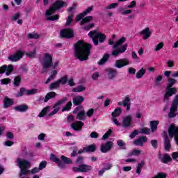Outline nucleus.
I'll list each match as a JSON object with an SVG mask.
<instances>
[{
    "label": "nucleus",
    "mask_w": 178,
    "mask_h": 178,
    "mask_svg": "<svg viewBox=\"0 0 178 178\" xmlns=\"http://www.w3.org/2000/svg\"><path fill=\"white\" fill-rule=\"evenodd\" d=\"M91 52V44L78 41L75 44V56L79 60H87Z\"/></svg>",
    "instance_id": "1"
},
{
    "label": "nucleus",
    "mask_w": 178,
    "mask_h": 178,
    "mask_svg": "<svg viewBox=\"0 0 178 178\" xmlns=\"http://www.w3.org/2000/svg\"><path fill=\"white\" fill-rule=\"evenodd\" d=\"M62 8H67V2L63 1V0H57L50 7L49 9H48L45 15L47 16V20L50 21H55L58 20L59 19L58 15H54L56 10H59V9H62Z\"/></svg>",
    "instance_id": "2"
},
{
    "label": "nucleus",
    "mask_w": 178,
    "mask_h": 178,
    "mask_svg": "<svg viewBox=\"0 0 178 178\" xmlns=\"http://www.w3.org/2000/svg\"><path fill=\"white\" fill-rule=\"evenodd\" d=\"M124 42H126V38H121L115 43V41L113 40H110L108 41L109 45H113V50L111 52V55L113 56H118L120 54H124V52H126V51L127 50V44L122 45L120 49H118V48H119V47H120V45H122V44H124Z\"/></svg>",
    "instance_id": "3"
},
{
    "label": "nucleus",
    "mask_w": 178,
    "mask_h": 178,
    "mask_svg": "<svg viewBox=\"0 0 178 178\" xmlns=\"http://www.w3.org/2000/svg\"><path fill=\"white\" fill-rule=\"evenodd\" d=\"M16 163L20 169V172H19L20 177L23 175L27 176L30 175V170H29V168H30V166H31L30 161H29L26 159L19 157L16 160Z\"/></svg>",
    "instance_id": "4"
},
{
    "label": "nucleus",
    "mask_w": 178,
    "mask_h": 178,
    "mask_svg": "<svg viewBox=\"0 0 178 178\" xmlns=\"http://www.w3.org/2000/svg\"><path fill=\"white\" fill-rule=\"evenodd\" d=\"M168 81L169 84L167 86L165 89V94L164 95L165 99H169V97H172V95H174V94L177 92V89H176V88H172L173 86H175L176 79L173 78H169Z\"/></svg>",
    "instance_id": "5"
},
{
    "label": "nucleus",
    "mask_w": 178,
    "mask_h": 178,
    "mask_svg": "<svg viewBox=\"0 0 178 178\" xmlns=\"http://www.w3.org/2000/svg\"><path fill=\"white\" fill-rule=\"evenodd\" d=\"M54 54L51 53L45 52L43 54V57L40 60V63L43 66V69H48L52 66V59Z\"/></svg>",
    "instance_id": "6"
},
{
    "label": "nucleus",
    "mask_w": 178,
    "mask_h": 178,
    "mask_svg": "<svg viewBox=\"0 0 178 178\" xmlns=\"http://www.w3.org/2000/svg\"><path fill=\"white\" fill-rule=\"evenodd\" d=\"M88 35L92 38L95 45H98V39L99 40V42H104V41H105V38H106V36H105L104 33H99L97 31H91L88 33Z\"/></svg>",
    "instance_id": "7"
},
{
    "label": "nucleus",
    "mask_w": 178,
    "mask_h": 178,
    "mask_svg": "<svg viewBox=\"0 0 178 178\" xmlns=\"http://www.w3.org/2000/svg\"><path fill=\"white\" fill-rule=\"evenodd\" d=\"M177 107H178V95H176L172 101V106L170 109V113L168 114V118H176L177 115Z\"/></svg>",
    "instance_id": "8"
},
{
    "label": "nucleus",
    "mask_w": 178,
    "mask_h": 178,
    "mask_svg": "<svg viewBox=\"0 0 178 178\" xmlns=\"http://www.w3.org/2000/svg\"><path fill=\"white\" fill-rule=\"evenodd\" d=\"M67 101V99L66 97L63 98L61 100H59L56 103V104L53 106V111L50 113H49V116H54V115H56L59 111H60V105H62L63 103L66 102Z\"/></svg>",
    "instance_id": "9"
},
{
    "label": "nucleus",
    "mask_w": 178,
    "mask_h": 178,
    "mask_svg": "<svg viewBox=\"0 0 178 178\" xmlns=\"http://www.w3.org/2000/svg\"><path fill=\"white\" fill-rule=\"evenodd\" d=\"M129 65H130V60L127 58L117 60L115 63V67L118 69H122V67H124V66H129Z\"/></svg>",
    "instance_id": "10"
},
{
    "label": "nucleus",
    "mask_w": 178,
    "mask_h": 178,
    "mask_svg": "<svg viewBox=\"0 0 178 178\" xmlns=\"http://www.w3.org/2000/svg\"><path fill=\"white\" fill-rule=\"evenodd\" d=\"M24 55V52L22 50H17L15 54H13L8 57V60H11V62H17L20 60L23 56Z\"/></svg>",
    "instance_id": "11"
},
{
    "label": "nucleus",
    "mask_w": 178,
    "mask_h": 178,
    "mask_svg": "<svg viewBox=\"0 0 178 178\" xmlns=\"http://www.w3.org/2000/svg\"><path fill=\"white\" fill-rule=\"evenodd\" d=\"M38 92V89L26 90L24 88L20 89V92L17 97H22V95H33Z\"/></svg>",
    "instance_id": "12"
},
{
    "label": "nucleus",
    "mask_w": 178,
    "mask_h": 178,
    "mask_svg": "<svg viewBox=\"0 0 178 178\" xmlns=\"http://www.w3.org/2000/svg\"><path fill=\"white\" fill-rule=\"evenodd\" d=\"M133 122V116L131 115L124 116L122 118V127L127 128L131 126V123Z\"/></svg>",
    "instance_id": "13"
},
{
    "label": "nucleus",
    "mask_w": 178,
    "mask_h": 178,
    "mask_svg": "<svg viewBox=\"0 0 178 178\" xmlns=\"http://www.w3.org/2000/svg\"><path fill=\"white\" fill-rule=\"evenodd\" d=\"M5 72H6V76H10V73H12V72H13V65H4L0 67V74L5 73Z\"/></svg>",
    "instance_id": "14"
},
{
    "label": "nucleus",
    "mask_w": 178,
    "mask_h": 178,
    "mask_svg": "<svg viewBox=\"0 0 178 178\" xmlns=\"http://www.w3.org/2000/svg\"><path fill=\"white\" fill-rule=\"evenodd\" d=\"M60 34L64 38H72L74 35L73 30L69 29L61 30Z\"/></svg>",
    "instance_id": "15"
},
{
    "label": "nucleus",
    "mask_w": 178,
    "mask_h": 178,
    "mask_svg": "<svg viewBox=\"0 0 178 178\" xmlns=\"http://www.w3.org/2000/svg\"><path fill=\"white\" fill-rule=\"evenodd\" d=\"M93 9H94V6L88 7L83 13L78 15L76 17L75 22H80V20L82 19L83 17H84V16H86V15H88V13H91Z\"/></svg>",
    "instance_id": "16"
},
{
    "label": "nucleus",
    "mask_w": 178,
    "mask_h": 178,
    "mask_svg": "<svg viewBox=\"0 0 178 178\" xmlns=\"http://www.w3.org/2000/svg\"><path fill=\"white\" fill-rule=\"evenodd\" d=\"M80 109H81V107H76L74 111V113L78 112L76 118L79 119V120H86V111H84V110H81L79 111Z\"/></svg>",
    "instance_id": "17"
},
{
    "label": "nucleus",
    "mask_w": 178,
    "mask_h": 178,
    "mask_svg": "<svg viewBox=\"0 0 178 178\" xmlns=\"http://www.w3.org/2000/svg\"><path fill=\"white\" fill-rule=\"evenodd\" d=\"M112 145H113V143L109 141L107 142L106 144H102L100 147V151L105 154L108 152V151H110L111 148H112Z\"/></svg>",
    "instance_id": "18"
},
{
    "label": "nucleus",
    "mask_w": 178,
    "mask_h": 178,
    "mask_svg": "<svg viewBox=\"0 0 178 178\" xmlns=\"http://www.w3.org/2000/svg\"><path fill=\"white\" fill-rule=\"evenodd\" d=\"M140 35L143 37V40H148L149 37H151V31L149 30V28H145L143 30H142L140 33Z\"/></svg>",
    "instance_id": "19"
},
{
    "label": "nucleus",
    "mask_w": 178,
    "mask_h": 178,
    "mask_svg": "<svg viewBox=\"0 0 178 178\" xmlns=\"http://www.w3.org/2000/svg\"><path fill=\"white\" fill-rule=\"evenodd\" d=\"M83 126H84V123H83V122L81 121H77L71 124L72 129H73V130H75L76 131L81 130V129L83 128Z\"/></svg>",
    "instance_id": "20"
},
{
    "label": "nucleus",
    "mask_w": 178,
    "mask_h": 178,
    "mask_svg": "<svg viewBox=\"0 0 178 178\" xmlns=\"http://www.w3.org/2000/svg\"><path fill=\"white\" fill-rule=\"evenodd\" d=\"M147 141H148V138L146 136H141L138 139L134 140V143L135 145L143 147L144 145V143H147Z\"/></svg>",
    "instance_id": "21"
},
{
    "label": "nucleus",
    "mask_w": 178,
    "mask_h": 178,
    "mask_svg": "<svg viewBox=\"0 0 178 178\" xmlns=\"http://www.w3.org/2000/svg\"><path fill=\"white\" fill-rule=\"evenodd\" d=\"M95 145H90L83 147V150H79L78 154H83V152H94L95 151Z\"/></svg>",
    "instance_id": "22"
},
{
    "label": "nucleus",
    "mask_w": 178,
    "mask_h": 178,
    "mask_svg": "<svg viewBox=\"0 0 178 178\" xmlns=\"http://www.w3.org/2000/svg\"><path fill=\"white\" fill-rule=\"evenodd\" d=\"M159 159L163 163H168L172 161V157L169 154H160Z\"/></svg>",
    "instance_id": "23"
},
{
    "label": "nucleus",
    "mask_w": 178,
    "mask_h": 178,
    "mask_svg": "<svg viewBox=\"0 0 178 178\" xmlns=\"http://www.w3.org/2000/svg\"><path fill=\"white\" fill-rule=\"evenodd\" d=\"M84 102V97L83 96H76L72 99L74 105H80Z\"/></svg>",
    "instance_id": "24"
},
{
    "label": "nucleus",
    "mask_w": 178,
    "mask_h": 178,
    "mask_svg": "<svg viewBox=\"0 0 178 178\" xmlns=\"http://www.w3.org/2000/svg\"><path fill=\"white\" fill-rule=\"evenodd\" d=\"M13 105V99L9 97H5L3 99V108L6 109V108H9Z\"/></svg>",
    "instance_id": "25"
},
{
    "label": "nucleus",
    "mask_w": 178,
    "mask_h": 178,
    "mask_svg": "<svg viewBox=\"0 0 178 178\" xmlns=\"http://www.w3.org/2000/svg\"><path fill=\"white\" fill-rule=\"evenodd\" d=\"M164 148L165 151H170V148H172L170 140L167 135L164 137Z\"/></svg>",
    "instance_id": "26"
},
{
    "label": "nucleus",
    "mask_w": 178,
    "mask_h": 178,
    "mask_svg": "<svg viewBox=\"0 0 178 178\" xmlns=\"http://www.w3.org/2000/svg\"><path fill=\"white\" fill-rule=\"evenodd\" d=\"M107 76L109 80H113V79H115V77L118 76V72H116L115 70H109Z\"/></svg>",
    "instance_id": "27"
},
{
    "label": "nucleus",
    "mask_w": 178,
    "mask_h": 178,
    "mask_svg": "<svg viewBox=\"0 0 178 178\" xmlns=\"http://www.w3.org/2000/svg\"><path fill=\"white\" fill-rule=\"evenodd\" d=\"M51 109H52V108H51V106H47L46 108H44L42 110V111L38 114V118H44V116H45V115H47V113L50 112Z\"/></svg>",
    "instance_id": "28"
},
{
    "label": "nucleus",
    "mask_w": 178,
    "mask_h": 178,
    "mask_svg": "<svg viewBox=\"0 0 178 178\" xmlns=\"http://www.w3.org/2000/svg\"><path fill=\"white\" fill-rule=\"evenodd\" d=\"M158 124H159V121L155 120L150 122V129L152 132L156 131V129H158Z\"/></svg>",
    "instance_id": "29"
},
{
    "label": "nucleus",
    "mask_w": 178,
    "mask_h": 178,
    "mask_svg": "<svg viewBox=\"0 0 178 178\" xmlns=\"http://www.w3.org/2000/svg\"><path fill=\"white\" fill-rule=\"evenodd\" d=\"M147 73V70L142 67L140 70H139L136 74V79H142L143 77L144 74Z\"/></svg>",
    "instance_id": "30"
},
{
    "label": "nucleus",
    "mask_w": 178,
    "mask_h": 178,
    "mask_svg": "<svg viewBox=\"0 0 178 178\" xmlns=\"http://www.w3.org/2000/svg\"><path fill=\"white\" fill-rule=\"evenodd\" d=\"M15 109L17 112H26L29 109V106L27 105H19L15 107Z\"/></svg>",
    "instance_id": "31"
},
{
    "label": "nucleus",
    "mask_w": 178,
    "mask_h": 178,
    "mask_svg": "<svg viewBox=\"0 0 178 178\" xmlns=\"http://www.w3.org/2000/svg\"><path fill=\"white\" fill-rule=\"evenodd\" d=\"M118 12L122 15H131V13H133V10H124V8L121 7L118 9Z\"/></svg>",
    "instance_id": "32"
},
{
    "label": "nucleus",
    "mask_w": 178,
    "mask_h": 178,
    "mask_svg": "<svg viewBox=\"0 0 178 178\" xmlns=\"http://www.w3.org/2000/svg\"><path fill=\"white\" fill-rule=\"evenodd\" d=\"M83 91H86V88L83 85H80L72 89L73 92H83Z\"/></svg>",
    "instance_id": "33"
},
{
    "label": "nucleus",
    "mask_w": 178,
    "mask_h": 178,
    "mask_svg": "<svg viewBox=\"0 0 178 178\" xmlns=\"http://www.w3.org/2000/svg\"><path fill=\"white\" fill-rule=\"evenodd\" d=\"M56 74H58V71L53 70L51 74L49 76V77L46 81L45 83L48 84L49 83H51V80H54L55 77L56 76Z\"/></svg>",
    "instance_id": "34"
},
{
    "label": "nucleus",
    "mask_w": 178,
    "mask_h": 178,
    "mask_svg": "<svg viewBox=\"0 0 178 178\" xmlns=\"http://www.w3.org/2000/svg\"><path fill=\"white\" fill-rule=\"evenodd\" d=\"M80 167L81 172H89V170H91V169H92V167L88 165H81Z\"/></svg>",
    "instance_id": "35"
},
{
    "label": "nucleus",
    "mask_w": 178,
    "mask_h": 178,
    "mask_svg": "<svg viewBox=\"0 0 178 178\" xmlns=\"http://www.w3.org/2000/svg\"><path fill=\"white\" fill-rule=\"evenodd\" d=\"M56 95V93L55 92H49V93H47V95L44 98V102H48V101H49L51 98L55 97Z\"/></svg>",
    "instance_id": "36"
},
{
    "label": "nucleus",
    "mask_w": 178,
    "mask_h": 178,
    "mask_svg": "<svg viewBox=\"0 0 178 178\" xmlns=\"http://www.w3.org/2000/svg\"><path fill=\"white\" fill-rule=\"evenodd\" d=\"M50 159L53 162L58 163V166H60V163H61L60 159H58V157H56V156L55 154H51Z\"/></svg>",
    "instance_id": "37"
},
{
    "label": "nucleus",
    "mask_w": 178,
    "mask_h": 178,
    "mask_svg": "<svg viewBox=\"0 0 178 178\" xmlns=\"http://www.w3.org/2000/svg\"><path fill=\"white\" fill-rule=\"evenodd\" d=\"M120 113H122V108L118 107L114 110V112L112 113V118H118V116L120 115Z\"/></svg>",
    "instance_id": "38"
},
{
    "label": "nucleus",
    "mask_w": 178,
    "mask_h": 178,
    "mask_svg": "<svg viewBox=\"0 0 178 178\" xmlns=\"http://www.w3.org/2000/svg\"><path fill=\"white\" fill-rule=\"evenodd\" d=\"M92 19V16H88L85 17L81 21V25L83 26V24H87V23H90V22H91Z\"/></svg>",
    "instance_id": "39"
},
{
    "label": "nucleus",
    "mask_w": 178,
    "mask_h": 178,
    "mask_svg": "<svg viewBox=\"0 0 178 178\" xmlns=\"http://www.w3.org/2000/svg\"><path fill=\"white\" fill-rule=\"evenodd\" d=\"M144 165H145V162H144V161H142L140 163H139L138 164V166L136 168V173L138 175H140V173H141V170H142L143 166H144Z\"/></svg>",
    "instance_id": "40"
},
{
    "label": "nucleus",
    "mask_w": 178,
    "mask_h": 178,
    "mask_svg": "<svg viewBox=\"0 0 178 178\" xmlns=\"http://www.w3.org/2000/svg\"><path fill=\"white\" fill-rule=\"evenodd\" d=\"M109 56H111V55L109 54L104 55L103 58L98 62V65H104V63H105V62H106V60L109 59Z\"/></svg>",
    "instance_id": "41"
},
{
    "label": "nucleus",
    "mask_w": 178,
    "mask_h": 178,
    "mask_svg": "<svg viewBox=\"0 0 178 178\" xmlns=\"http://www.w3.org/2000/svg\"><path fill=\"white\" fill-rule=\"evenodd\" d=\"M141 150L135 149L131 152L129 156H138V155H141Z\"/></svg>",
    "instance_id": "42"
},
{
    "label": "nucleus",
    "mask_w": 178,
    "mask_h": 178,
    "mask_svg": "<svg viewBox=\"0 0 178 178\" xmlns=\"http://www.w3.org/2000/svg\"><path fill=\"white\" fill-rule=\"evenodd\" d=\"M163 79V76H162L161 75L157 76L154 80L155 86H161V81H162Z\"/></svg>",
    "instance_id": "43"
},
{
    "label": "nucleus",
    "mask_w": 178,
    "mask_h": 178,
    "mask_svg": "<svg viewBox=\"0 0 178 178\" xmlns=\"http://www.w3.org/2000/svg\"><path fill=\"white\" fill-rule=\"evenodd\" d=\"M72 102H69L65 106H64L63 108H62V112H66L67 111H70V109H72Z\"/></svg>",
    "instance_id": "44"
},
{
    "label": "nucleus",
    "mask_w": 178,
    "mask_h": 178,
    "mask_svg": "<svg viewBox=\"0 0 178 178\" xmlns=\"http://www.w3.org/2000/svg\"><path fill=\"white\" fill-rule=\"evenodd\" d=\"M60 86V83H59V81L57 80L56 81H55L54 83H52L50 86H49V88L50 90H54L55 88H58Z\"/></svg>",
    "instance_id": "45"
},
{
    "label": "nucleus",
    "mask_w": 178,
    "mask_h": 178,
    "mask_svg": "<svg viewBox=\"0 0 178 178\" xmlns=\"http://www.w3.org/2000/svg\"><path fill=\"white\" fill-rule=\"evenodd\" d=\"M35 55H37V49H34L32 51L26 53V56L29 58H35Z\"/></svg>",
    "instance_id": "46"
},
{
    "label": "nucleus",
    "mask_w": 178,
    "mask_h": 178,
    "mask_svg": "<svg viewBox=\"0 0 178 178\" xmlns=\"http://www.w3.org/2000/svg\"><path fill=\"white\" fill-rule=\"evenodd\" d=\"M58 83L60 84H62L63 86H64V84H66V83H67V76L65 75L64 76H63L61 79L58 80Z\"/></svg>",
    "instance_id": "47"
},
{
    "label": "nucleus",
    "mask_w": 178,
    "mask_h": 178,
    "mask_svg": "<svg viewBox=\"0 0 178 178\" xmlns=\"http://www.w3.org/2000/svg\"><path fill=\"white\" fill-rule=\"evenodd\" d=\"M74 17V15L73 14H71L67 17L66 24H65L66 26H70L72 22H73Z\"/></svg>",
    "instance_id": "48"
},
{
    "label": "nucleus",
    "mask_w": 178,
    "mask_h": 178,
    "mask_svg": "<svg viewBox=\"0 0 178 178\" xmlns=\"http://www.w3.org/2000/svg\"><path fill=\"white\" fill-rule=\"evenodd\" d=\"M165 45V44L163 42H159L158 44H156L154 47V51L156 52H158V51H161V49H162V48H163V46Z\"/></svg>",
    "instance_id": "49"
},
{
    "label": "nucleus",
    "mask_w": 178,
    "mask_h": 178,
    "mask_svg": "<svg viewBox=\"0 0 178 178\" xmlns=\"http://www.w3.org/2000/svg\"><path fill=\"white\" fill-rule=\"evenodd\" d=\"M61 161L64 162V163H67L68 165H70L72 163V159L65 156H61Z\"/></svg>",
    "instance_id": "50"
},
{
    "label": "nucleus",
    "mask_w": 178,
    "mask_h": 178,
    "mask_svg": "<svg viewBox=\"0 0 178 178\" xmlns=\"http://www.w3.org/2000/svg\"><path fill=\"white\" fill-rule=\"evenodd\" d=\"M118 5H119V3H113L107 6L106 7V9H107V10H109L111 9H115V8H118Z\"/></svg>",
    "instance_id": "51"
},
{
    "label": "nucleus",
    "mask_w": 178,
    "mask_h": 178,
    "mask_svg": "<svg viewBox=\"0 0 178 178\" xmlns=\"http://www.w3.org/2000/svg\"><path fill=\"white\" fill-rule=\"evenodd\" d=\"M28 38L30 39L34 38L35 40H38V38H40V35H38V33H32L28 34Z\"/></svg>",
    "instance_id": "52"
},
{
    "label": "nucleus",
    "mask_w": 178,
    "mask_h": 178,
    "mask_svg": "<svg viewBox=\"0 0 178 178\" xmlns=\"http://www.w3.org/2000/svg\"><path fill=\"white\" fill-rule=\"evenodd\" d=\"M130 104V97L129 96H126L124 99L122 101L123 106H127V105Z\"/></svg>",
    "instance_id": "53"
},
{
    "label": "nucleus",
    "mask_w": 178,
    "mask_h": 178,
    "mask_svg": "<svg viewBox=\"0 0 178 178\" xmlns=\"http://www.w3.org/2000/svg\"><path fill=\"white\" fill-rule=\"evenodd\" d=\"M140 133H142L143 134H150L151 130L147 127H143L140 129Z\"/></svg>",
    "instance_id": "54"
},
{
    "label": "nucleus",
    "mask_w": 178,
    "mask_h": 178,
    "mask_svg": "<svg viewBox=\"0 0 178 178\" xmlns=\"http://www.w3.org/2000/svg\"><path fill=\"white\" fill-rule=\"evenodd\" d=\"M112 134V129H109L102 138V140H106Z\"/></svg>",
    "instance_id": "55"
},
{
    "label": "nucleus",
    "mask_w": 178,
    "mask_h": 178,
    "mask_svg": "<svg viewBox=\"0 0 178 178\" xmlns=\"http://www.w3.org/2000/svg\"><path fill=\"white\" fill-rule=\"evenodd\" d=\"M94 108H90L88 110V111L86 112V116H88V118H92V115H94Z\"/></svg>",
    "instance_id": "56"
},
{
    "label": "nucleus",
    "mask_w": 178,
    "mask_h": 178,
    "mask_svg": "<svg viewBox=\"0 0 178 178\" xmlns=\"http://www.w3.org/2000/svg\"><path fill=\"white\" fill-rule=\"evenodd\" d=\"M47 167V161H42L39 165V168L40 170H42V169H45Z\"/></svg>",
    "instance_id": "57"
},
{
    "label": "nucleus",
    "mask_w": 178,
    "mask_h": 178,
    "mask_svg": "<svg viewBox=\"0 0 178 178\" xmlns=\"http://www.w3.org/2000/svg\"><path fill=\"white\" fill-rule=\"evenodd\" d=\"M77 9V3H73L72 6L68 8V12H72V10H76Z\"/></svg>",
    "instance_id": "58"
},
{
    "label": "nucleus",
    "mask_w": 178,
    "mask_h": 178,
    "mask_svg": "<svg viewBox=\"0 0 178 178\" xmlns=\"http://www.w3.org/2000/svg\"><path fill=\"white\" fill-rule=\"evenodd\" d=\"M1 84L3 85L9 84L10 83V79L6 78L3 79H1Z\"/></svg>",
    "instance_id": "59"
},
{
    "label": "nucleus",
    "mask_w": 178,
    "mask_h": 178,
    "mask_svg": "<svg viewBox=\"0 0 178 178\" xmlns=\"http://www.w3.org/2000/svg\"><path fill=\"white\" fill-rule=\"evenodd\" d=\"M40 170H41L40 169V168H34L33 169H32L31 171H30V173H31L32 175H35V173H38L40 172Z\"/></svg>",
    "instance_id": "60"
},
{
    "label": "nucleus",
    "mask_w": 178,
    "mask_h": 178,
    "mask_svg": "<svg viewBox=\"0 0 178 178\" xmlns=\"http://www.w3.org/2000/svg\"><path fill=\"white\" fill-rule=\"evenodd\" d=\"M68 85L70 86V87H74V86H76V84L74 83V79L73 78H70L69 80H68Z\"/></svg>",
    "instance_id": "61"
},
{
    "label": "nucleus",
    "mask_w": 178,
    "mask_h": 178,
    "mask_svg": "<svg viewBox=\"0 0 178 178\" xmlns=\"http://www.w3.org/2000/svg\"><path fill=\"white\" fill-rule=\"evenodd\" d=\"M137 5L136 1H132L130 3V5H129L127 6V9H132V8H135V6Z\"/></svg>",
    "instance_id": "62"
},
{
    "label": "nucleus",
    "mask_w": 178,
    "mask_h": 178,
    "mask_svg": "<svg viewBox=\"0 0 178 178\" xmlns=\"http://www.w3.org/2000/svg\"><path fill=\"white\" fill-rule=\"evenodd\" d=\"M13 144H14L13 142L10 140H7L3 143V145H5L6 147H12Z\"/></svg>",
    "instance_id": "63"
},
{
    "label": "nucleus",
    "mask_w": 178,
    "mask_h": 178,
    "mask_svg": "<svg viewBox=\"0 0 178 178\" xmlns=\"http://www.w3.org/2000/svg\"><path fill=\"white\" fill-rule=\"evenodd\" d=\"M135 117L136 119H141V118H143V113L141 111H137L135 113Z\"/></svg>",
    "instance_id": "64"
}]
</instances>
